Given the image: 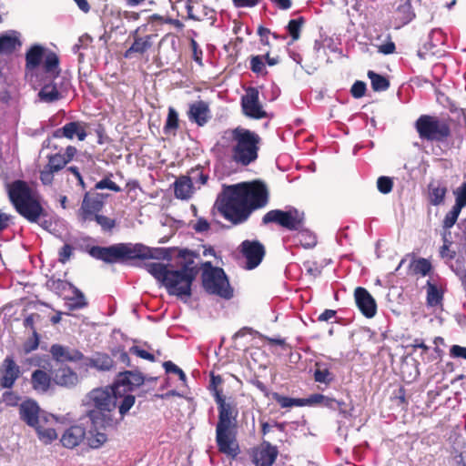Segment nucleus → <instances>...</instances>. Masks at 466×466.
<instances>
[{
  "label": "nucleus",
  "instance_id": "nucleus-15",
  "mask_svg": "<svg viewBox=\"0 0 466 466\" xmlns=\"http://www.w3.org/2000/svg\"><path fill=\"white\" fill-rule=\"evenodd\" d=\"M186 15L181 17L186 20L206 22L213 25L217 20L216 11L203 3V0H186Z\"/></svg>",
  "mask_w": 466,
  "mask_h": 466
},
{
  "label": "nucleus",
  "instance_id": "nucleus-34",
  "mask_svg": "<svg viewBox=\"0 0 466 466\" xmlns=\"http://www.w3.org/2000/svg\"><path fill=\"white\" fill-rule=\"evenodd\" d=\"M118 397V411L116 410V425L124 419L125 415L129 411V410L135 404L136 398L134 395L127 394L125 396L121 395V392L117 394Z\"/></svg>",
  "mask_w": 466,
  "mask_h": 466
},
{
  "label": "nucleus",
  "instance_id": "nucleus-60",
  "mask_svg": "<svg viewBox=\"0 0 466 466\" xmlns=\"http://www.w3.org/2000/svg\"><path fill=\"white\" fill-rule=\"evenodd\" d=\"M366 84L363 81H356L350 89L351 96L355 98H360L365 95Z\"/></svg>",
  "mask_w": 466,
  "mask_h": 466
},
{
  "label": "nucleus",
  "instance_id": "nucleus-21",
  "mask_svg": "<svg viewBox=\"0 0 466 466\" xmlns=\"http://www.w3.org/2000/svg\"><path fill=\"white\" fill-rule=\"evenodd\" d=\"M21 374L20 367L11 356H7L0 366V385L11 389Z\"/></svg>",
  "mask_w": 466,
  "mask_h": 466
},
{
  "label": "nucleus",
  "instance_id": "nucleus-51",
  "mask_svg": "<svg viewBox=\"0 0 466 466\" xmlns=\"http://www.w3.org/2000/svg\"><path fill=\"white\" fill-rule=\"evenodd\" d=\"M378 190L382 194H389L393 188V180L390 177L381 176L377 180Z\"/></svg>",
  "mask_w": 466,
  "mask_h": 466
},
{
  "label": "nucleus",
  "instance_id": "nucleus-4",
  "mask_svg": "<svg viewBox=\"0 0 466 466\" xmlns=\"http://www.w3.org/2000/svg\"><path fill=\"white\" fill-rule=\"evenodd\" d=\"M165 250L151 248L141 243H117L108 247L92 246L87 253L106 264L125 263L134 259L160 258Z\"/></svg>",
  "mask_w": 466,
  "mask_h": 466
},
{
  "label": "nucleus",
  "instance_id": "nucleus-58",
  "mask_svg": "<svg viewBox=\"0 0 466 466\" xmlns=\"http://www.w3.org/2000/svg\"><path fill=\"white\" fill-rule=\"evenodd\" d=\"M190 178H192V182L195 181L199 185H205L208 182V176L204 174L202 168L198 167L196 168H192L190 170Z\"/></svg>",
  "mask_w": 466,
  "mask_h": 466
},
{
  "label": "nucleus",
  "instance_id": "nucleus-44",
  "mask_svg": "<svg viewBox=\"0 0 466 466\" xmlns=\"http://www.w3.org/2000/svg\"><path fill=\"white\" fill-rule=\"evenodd\" d=\"M443 299L442 292L437 288L435 284L428 282L427 289V304L431 307H436L441 304Z\"/></svg>",
  "mask_w": 466,
  "mask_h": 466
},
{
  "label": "nucleus",
  "instance_id": "nucleus-5",
  "mask_svg": "<svg viewBox=\"0 0 466 466\" xmlns=\"http://www.w3.org/2000/svg\"><path fill=\"white\" fill-rule=\"evenodd\" d=\"M118 390L114 387L96 388L86 395V405L92 407L86 416L96 427L114 428L116 426V409L117 408Z\"/></svg>",
  "mask_w": 466,
  "mask_h": 466
},
{
  "label": "nucleus",
  "instance_id": "nucleus-55",
  "mask_svg": "<svg viewBox=\"0 0 466 466\" xmlns=\"http://www.w3.org/2000/svg\"><path fill=\"white\" fill-rule=\"evenodd\" d=\"M163 367L167 373L177 374L181 381H183V382L186 381L187 376H186L185 372L179 367H177L176 364H174L172 361H170V360L165 361L163 363Z\"/></svg>",
  "mask_w": 466,
  "mask_h": 466
},
{
  "label": "nucleus",
  "instance_id": "nucleus-64",
  "mask_svg": "<svg viewBox=\"0 0 466 466\" xmlns=\"http://www.w3.org/2000/svg\"><path fill=\"white\" fill-rule=\"evenodd\" d=\"M450 355L452 358L466 360V347L453 345L450 349Z\"/></svg>",
  "mask_w": 466,
  "mask_h": 466
},
{
  "label": "nucleus",
  "instance_id": "nucleus-53",
  "mask_svg": "<svg viewBox=\"0 0 466 466\" xmlns=\"http://www.w3.org/2000/svg\"><path fill=\"white\" fill-rule=\"evenodd\" d=\"M453 194L455 196V205L461 208L466 207V181L457 187Z\"/></svg>",
  "mask_w": 466,
  "mask_h": 466
},
{
  "label": "nucleus",
  "instance_id": "nucleus-45",
  "mask_svg": "<svg viewBox=\"0 0 466 466\" xmlns=\"http://www.w3.org/2000/svg\"><path fill=\"white\" fill-rule=\"evenodd\" d=\"M179 127L178 114L174 107L168 108L167 117L164 126V133L168 134L176 131Z\"/></svg>",
  "mask_w": 466,
  "mask_h": 466
},
{
  "label": "nucleus",
  "instance_id": "nucleus-46",
  "mask_svg": "<svg viewBox=\"0 0 466 466\" xmlns=\"http://www.w3.org/2000/svg\"><path fill=\"white\" fill-rule=\"evenodd\" d=\"M74 297L70 299L72 303L69 305L70 309H79L87 306V302L83 292L78 289L76 287L73 285V288L70 289Z\"/></svg>",
  "mask_w": 466,
  "mask_h": 466
},
{
  "label": "nucleus",
  "instance_id": "nucleus-50",
  "mask_svg": "<svg viewBox=\"0 0 466 466\" xmlns=\"http://www.w3.org/2000/svg\"><path fill=\"white\" fill-rule=\"evenodd\" d=\"M303 267L306 272L314 278L319 277L321 274L323 268L322 265L311 259L304 261Z\"/></svg>",
  "mask_w": 466,
  "mask_h": 466
},
{
  "label": "nucleus",
  "instance_id": "nucleus-24",
  "mask_svg": "<svg viewBox=\"0 0 466 466\" xmlns=\"http://www.w3.org/2000/svg\"><path fill=\"white\" fill-rule=\"evenodd\" d=\"M86 127V125L83 122H68L64 127L55 130L53 136L56 138L66 137L68 139L76 137L79 141H84L87 136Z\"/></svg>",
  "mask_w": 466,
  "mask_h": 466
},
{
  "label": "nucleus",
  "instance_id": "nucleus-39",
  "mask_svg": "<svg viewBox=\"0 0 466 466\" xmlns=\"http://www.w3.org/2000/svg\"><path fill=\"white\" fill-rule=\"evenodd\" d=\"M89 365L99 370H109L114 366L113 359L106 353H97L89 360Z\"/></svg>",
  "mask_w": 466,
  "mask_h": 466
},
{
  "label": "nucleus",
  "instance_id": "nucleus-57",
  "mask_svg": "<svg viewBox=\"0 0 466 466\" xmlns=\"http://www.w3.org/2000/svg\"><path fill=\"white\" fill-rule=\"evenodd\" d=\"M74 247L70 244H65L58 250V261L62 264H66L73 256Z\"/></svg>",
  "mask_w": 466,
  "mask_h": 466
},
{
  "label": "nucleus",
  "instance_id": "nucleus-61",
  "mask_svg": "<svg viewBox=\"0 0 466 466\" xmlns=\"http://www.w3.org/2000/svg\"><path fill=\"white\" fill-rule=\"evenodd\" d=\"M39 345V337L37 331H34V335L24 344V350L25 353H29L35 350Z\"/></svg>",
  "mask_w": 466,
  "mask_h": 466
},
{
  "label": "nucleus",
  "instance_id": "nucleus-47",
  "mask_svg": "<svg viewBox=\"0 0 466 466\" xmlns=\"http://www.w3.org/2000/svg\"><path fill=\"white\" fill-rule=\"evenodd\" d=\"M272 396L273 399L279 404L281 408H291L293 406L302 407L301 399L283 396L277 392H274Z\"/></svg>",
  "mask_w": 466,
  "mask_h": 466
},
{
  "label": "nucleus",
  "instance_id": "nucleus-16",
  "mask_svg": "<svg viewBox=\"0 0 466 466\" xmlns=\"http://www.w3.org/2000/svg\"><path fill=\"white\" fill-rule=\"evenodd\" d=\"M241 107L243 113L253 119H261L267 116L259 102V93L256 87H248L246 94L241 97Z\"/></svg>",
  "mask_w": 466,
  "mask_h": 466
},
{
  "label": "nucleus",
  "instance_id": "nucleus-54",
  "mask_svg": "<svg viewBox=\"0 0 466 466\" xmlns=\"http://www.w3.org/2000/svg\"><path fill=\"white\" fill-rule=\"evenodd\" d=\"M449 235L446 232H443L442 238L444 244L440 249V255L441 258H448L449 259H453L456 256V252L454 250L450 249V245L451 244V241H450L447 237Z\"/></svg>",
  "mask_w": 466,
  "mask_h": 466
},
{
  "label": "nucleus",
  "instance_id": "nucleus-13",
  "mask_svg": "<svg viewBox=\"0 0 466 466\" xmlns=\"http://www.w3.org/2000/svg\"><path fill=\"white\" fill-rule=\"evenodd\" d=\"M262 223H273L289 231H296L305 226V213L295 208L288 210L272 209L263 216Z\"/></svg>",
  "mask_w": 466,
  "mask_h": 466
},
{
  "label": "nucleus",
  "instance_id": "nucleus-22",
  "mask_svg": "<svg viewBox=\"0 0 466 466\" xmlns=\"http://www.w3.org/2000/svg\"><path fill=\"white\" fill-rule=\"evenodd\" d=\"M145 381V378L142 373L138 371L126 370L120 372L117 376L114 387L120 393V388L123 387V391H132L136 388L141 386Z\"/></svg>",
  "mask_w": 466,
  "mask_h": 466
},
{
  "label": "nucleus",
  "instance_id": "nucleus-7",
  "mask_svg": "<svg viewBox=\"0 0 466 466\" xmlns=\"http://www.w3.org/2000/svg\"><path fill=\"white\" fill-rule=\"evenodd\" d=\"M8 197L16 212L31 223L45 217L40 202L33 196L26 182L15 180L8 186Z\"/></svg>",
  "mask_w": 466,
  "mask_h": 466
},
{
  "label": "nucleus",
  "instance_id": "nucleus-37",
  "mask_svg": "<svg viewBox=\"0 0 466 466\" xmlns=\"http://www.w3.org/2000/svg\"><path fill=\"white\" fill-rule=\"evenodd\" d=\"M306 23V20L303 16H299L296 19H290L286 26L288 34L289 35L291 40L289 43V45L298 41L301 35V30Z\"/></svg>",
  "mask_w": 466,
  "mask_h": 466
},
{
  "label": "nucleus",
  "instance_id": "nucleus-3",
  "mask_svg": "<svg viewBox=\"0 0 466 466\" xmlns=\"http://www.w3.org/2000/svg\"><path fill=\"white\" fill-rule=\"evenodd\" d=\"M147 271L167 289L169 295L178 298H190L192 284L198 274V268L193 259L186 261L178 269H170L168 265L149 263Z\"/></svg>",
  "mask_w": 466,
  "mask_h": 466
},
{
  "label": "nucleus",
  "instance_id": "nucleus-9",
  "mask_svg": "<svg viewBox=\"0 0 466 466\" xmlns=\"http://www.w3.org/2000/svg\"><path fill=\"white\" fill-rule=\"evenodd\" d=\"M107 197V194L86 191L76 211L78 221L81 224L96 221L103 231H111L116 225V219L99 214L105 207Z\"/></svg>",
  "mask_w": 466,
  "mask_h": 466
},
{
  "label": "nucleus",
  "instance_id": "nucleus-42",
  "mask_svg": "<svg viewBox=\"0 0 466 466\" xmlns=\"http://www.w3.org/2000/svg\"><path fill=\"white\" fill-rule=\"evenodd\" d=\"M314 380L316 382L329 384L333 380L334 376L329 370L322 363L317 362L315 364Z\"/></svg>",
  "mask_w": 466,
  "mask_h": 466
},
{
  "label": "nucleus",
  "instance_id": "nucleus-56",
  "mask_svg": "<svg viewBox=\"0 0 466 466\" xmlns=\"http://www.w3.org/2000/svg\"><path fill=\"white\" fill-rule=\"evenodd\" d=\"M190 48L192 51V59L198 63V66H203V51L198 42L193 38L190 40Z\"/></svg>",
  "mask_w": 466,
  "mask_h": 466
},
{
  "label": "nucleus",
  "instance_id": "nucleus-14",
  "mask_svg": "<svg viewBox=\"0 0 466 466\" xmlns=\"http://www.w3.org/2000/svg\"><path fill=\"white\" fill-rule=\"evenodd\" d=\"M133 43L124 53L125 58H131L134 55L144 56L153 46L157 35L148 33V25H142L131 32Z\"/></svg>",
  "mask_w": 466,
  "mask_h": 466
},
{
  "label": "nucleus",
  "instance_id": "nucleus-20",
  "mask_svg": "<svg viewBox=\"0 0 466 466\" xmlns=\"http://www.w3.org/2000/svg\"><path fill=\"white\" fill-rule=\"evenodd\" d=\"M354 298L358 309L366 318L370 319L376 315V300L365 288H356L354 290Z\"/></svg>",
  "mask_w": 466,
  "mask_h": 466
},
{
  "label": "nucleus",
  "instance_id": "nucleus-49",
  "mask_svg": "<svg viewBox=\"0 0 466 466\" xmlns=\"http://www.w3.org/2000/svg\"><path fill=\"white\" fill-rule=\"evenodd\" d=\"M261 433L263 436L269 434L273 428H276L279 431L284 432L286 430V422H278L273 420L272 423L267 421H260Z\"/></svg>",
  "mask_w": 466,
  "mask_h": 466
},
{
  "label": "nucleus",
  "instance_id": "nucleus-1",
  "mask_svg": "<svg viewBox=\"0 0 466 466\" xmlns=\"http://www.w3.org/2000/svg\"><path fill=\"white\" fill-rule=\"evenodd\" d=\"M268 202L266 185L258 180L224 186L216 200L219 214L233 225L245 223Z\"/></svg>",
  "mask_w": 466,
  "mask_h": 466
},
{
  "label": "nucleus",
  "instance_id": "nucleus-27",
  "mask_svg": "<svg viewBox=\"0 0 466 466\" xmlns=\"http://www.w3.org/2000/svg\"><path fill=\"white\" fill-rule=\"evenodd\" d=\"M86 435V428L79 424H75L66 429L61 436L62 445L67 449H73L78 446Z\"/></svg>",
  "mask_w": 466,
  "mask_h": 466
},
{
  "label": "nucleus",
  "instance_id": "nucleus-36",
  "mask_svg": "<svg viewBox=\"0 0 466 466\" xmlns=\"http://www.w3.org/2000/svg\"><path fill=\"white\" fill-rule=\"evenodd\" d=\"M46 287L50 291L61 297L64 295L65 291L73 288V284L60 279H56L55 276H51L47 279Z\"/></svg>",
  "mask_w": 466,
  "mask_h": 466
},
{
  "label": "nucleus",
  "instance_id": "nucleus-8",
  "mask_svg": "<svg viewBox=\"0 0 466 466\" xmlns=\"http://www.w3.org/2000/svg\"><path fill=\"white\" fill-rule=\"evenodd\" d=\"M42 62H44L43 68L46 75H51L53 78L59 76L61 69L58 56L54 51L48 50L41 45L35 44L25 53V66L26 77L29 78L30 82L33 83L38 80V67Z\"/></svg>",
  "mask_w": 466,
  "mask_h": 466
},
{
  "label": "nucleus",
  "instance_id": "nucleus-32",
  "mask_svg": "<svg viewBox=\"0 0 466 466\" xmlns=\"http://www.w3.org/2000/svg\"><path fill=\"white\" fill-rule=\"evenodd\" d=\"M403 4H400L396 8V20L399 21L398 27L410 23L414 17L415 14L412 10L410 0H400Z\"/></svg>",
  "mask_w": 466,
  "mask_h": 466
},
{
  "label": "nucleus",
  "instance_id": "nucleus-30",
  "mask_svg": "<svg viewBox=\"0 0 466 466\" xmlns=\"http://www.w3.org/2000/svg\"><path fill=\"white\" fill-rule=\"evenodd\" d=\"M21 45L20 34L15 30L8 31L0 35V55L12 54Z\"/></svg>",
  "mask_w": 466,
  "mask_h": 466
},
{
  "label": "nucleus",
  "instance_id": "nucleus-41",
  "mask_svg": "<svg viewBox=\"0 0 466 466\" xmlns=\"http://www.w3.org/2000/svg\"><path fill=\"white\" fill-rule=\"evenodd\" d=\"M368 77L371 82V87L375 92L386 91L390 87L389 79L374 71L368 72Z\"/></svg>",
  "mask_w": 466,
  "mask_h": 466
},
{
  "label": "nucleus",
  "instance_id": "nucleus-31",
  "mask_svg": "<svg viewBox=\"0 0 466 466\" xmlns=\"http://www.w3.org/2000/svg\"><path fill=\"white\" fill-rule=\"evenodd\" d=\"M52 380L53 377L47 372L42 370H35L31 375L32 388L37 392L45 393L49 390Z\"/></svg>",
  "mask_w": 466,
  "mask_h": 466
},
{
  "label": "nucleus",
  "instance_id": "nucleus-63",
  "mask_svg": "<svg viewBox=\"0 0 466 466\" xmlns=\"http://www.w3.org/2000/svg\"><path fill=\"white\" fill-rule=\"evenodd\" d=\"M393 400L397 403V405H407V400H406V390L403 387H400L398 390H396L393 393Z\"/></svg>",
  "mask_w": 466,
  "mask_h": 466
},
{
  "label": "nucleus",
  "instance_id": "nucleus-19",
  "mask_svg": "<svg viewBox=\"0 0 466 466\" xmlns=\"http://www.w3.org/2000/svg\"><path fill=\"white\" fill-rule=\"evenodd\" d=\"M48 162L40 171L39 178L44 185H51L54 181V174L62 170L67 164L61 153H56L47 157Z\"/></svg>",
  "mask_w": 466,
  "mask_h": 466
},
{
  "label": "nucleus",
  "instance_id": "nucleus-18",
  "mask_svg": "<svg viewBox=\"0 0 466 466\" xmlns=\"http://www.w3.org/2000/svg\"><path fill=\"white\" fill-rule=\"evenodd\" d=\"M279 451L269 441H264L252 452V461L256 466H272L276 461Z\"/></svg>",
  "mask_w": 466,
  "mask_h": 466
},
{
  "label": "nucleus",
  "instance_id": "nucleus-12",
  "mask_svg": "<svg viewBox=\"0 0 466 466\" xmlns=\"http://www.w3.org/2000/svg\"><path fill=\"white\" fill-rule=\"evenodd\" d=\"M201 279L203 288L208 293L225 299L233 297V289L230 287L225 271L221 268L213 267L210 261L203 264Z\"/></svg>",
  "mask_w": 466,
  "mask_h": 466
},
{
  "label": "nucleus",
  "instance_id": "nucleus-33",
  "mask_svg": "<svg viewBox=\"0 0 466 466\" xmlns=\"http://www.w3.org/2000/svg\"><path fill=\"white\" fill-rule=\"evenodd\" d=\"M193 182L189 177H181L175 182V196L180 199H187L193 193Z\"/></svg>",
  "mask_w": 466,
  "mask_h": 466
},
{
  "label": "nucleus",
  "instance_id": "nucleus-6",
  "mask_svg": "<svg viewBox=\"0 0 466 466\" xmlns=\"http://www.w3.org/2000/svg\"><path fill=\"white\" fill-rule=\"evenodd\" d=\"M233 162L247 167L258 157L261 137L254 131L242 127H237L226 132Z\"/></svg>",
  "mask_w": 466,
  "mask_h": 466
},
{
  "label": "nucleus",
  "instance_id": "nucleus-29",
  "mask_svg": "<svg viewBox=\"0 0 466 466\" xmlns=\"http://www.w3.org/2000/svg\"><path fill=\"white\" fill-rule=\"evenodd\" d=\"M53 380L56 385L69 388L77 384L78 376L71 368L62 366L53 373Z\"/></svg>",
  "mask_w": 466,
  "mask_h": 466
},
{
  "label": "nucleus",
  "instance_id": "nucleus-11",
  "mask_svg": "<svg viewBox=\"0 0 466 466\" xmlns=\"http://www.w3.org/2000/svg\"><path fill=\"white\" fill-rule=\"evenodd\" d=\"M451 121L450 116L441 118L433 115H420L415 121L414 127L421 140L446 142L451 137Z\"/></svg>",
  "mask_w": 466,
  "mask_h": 466
},
{
  "label": "nucleus",
  "instance_id": "nucleus-17",
  "mask_svg": "<svg viewBox=\"0 0 466 466\" xmlns=\"http://www.w3.org/2000/svg\"><path fill=\"white\" fill-rule=\"evenodd\" d=\"M240 252L247 260L246 268L248 269H253L257 268L266 254L264 245L258 240H244L240 244Z\"/></svg>",
  "mask_w": 466,
  "mask_h": 466
},
{
  "label": "nucleus",
  "instance_id": "nucleus-38",
  "mask_svg": "<svg viewBox=\"0 0 466 466\" xmlns=\"http://www.w3.org/2000/svg\"><path fill=\"white\" fill-rule=\"evenodd\" d=\"M297 231L295 238L304 248H312L317 245V237L313 232L304 227Z\"/></svg>",
  "mask_w": 466,
  "mask_h": 466
},
{
  "label": "nucleus",
  "instance_id": "nucleus-43",
  "mask_svg": "<svg viewBox=\"0 0 466 466\" xmlns=\"http://www.w3.org/2000/svg\"><path fill=\"white\" fill-rule=\"evenodd\" d=\"M410 268L415 275L425 277L430 274L432 269L431 263L424 258H415L410 263Z\"/></svg>",
  "mask_w": 466,
  "mask_h": 466
},
{
  "label": "nucleus",
  "instance_id": "nucleus-26",
  "mask_svg": "<svg viewBox=\"0 0 466 466\" xmlns=\"http://www.w3.org/2000/svg\"><path fill=\"white\" fill-rule=\"evenodd\" d=\"M187 116L191 122L198 126H205L211 117L208 104L203 100L189 104Z\"/></svg>",
  "mask_w": 466,
  "mask_h": 466
},
{
  "label": "nucleus",
  "instance_id": "nucleus-48",
  "mask_svg": "<svg viewBox=\"0 0 466 466\" xmlns=\"http://www.w3.org/2000/svg\"><path fill=\"white\" fill-rule=\"evenodd\" d=\"M112 174H108L96 183L95 189H109L114 192H120L121 187L111 180Z\"/></svg>",
  "mask_w": 466,
  "mask_h": 466
},
{
  "label": "nucleus",
  "instance_id": "nucleus-25",
  "mask_svg": "<svg viewBox=\"0 0 466 466\" xmlns=\"http://www.w3.org/2000/svg\"><path fill=\"white\" fill-rule=\"evenodd\" d=\"M55 79L56 78H53L51 75L41 76L39 82L40 84H43V86L38 92L40 101L53 103L62 98V94L59 92L56 84L54 82Z\"/></svg>",
  "mask_w": 466,
  "mask_h": 466
},
{
  "label": "nucleus",
  "instance_id": "nucleus-52",
  "mask_svg": "<svg viewBox=\"0 0 466 466\" xmlns=\"http://www.w3.org/2000/svg\"><path fill=\"white\" fill-rule=\"evenodd\" d=\"M250 69L255 74H267L265 70V64L263 62V56H251L250 57Z\"/></svg>",
  "mask_w": 466,
  "mask_h": 466
},
{
  "label": "nucleus",
  "instance_id": "nucleus-23",
  "mask_svg": "<svg viewBox=\"0 0 466 466\" xmlns=\"http://www.w3.org/2000/svg\"><path fill=\"white\" fill-rule=\"evenodd\" d=\"M448 193L447 183L440 179H432L427 186L426 198L431 206L443 205Z\"/></svg>",
  "mask_w": 466,
  "mask_h": 466
},
{
  "label": "nucleus",
  "instance_id": "nucleus-35",
  "mask_svg": "<svg viewBox=\"0 0 466 466\" xmlns=\"http://www.w3.org/2000/svg\"><path fill=\"white\" fill-rule=\"evenodd\" d=\"M99 428L105 429L104 427L101 426L95 427L92 424V428L88 431V435L86 437L87 444L92 449L100 448L107 441V435L104 431H99Z\"/></svg>",
  "mask_w": 466,
  "mask_h": 466
},
{
  "label": "nucleus",
  "instance_id": "nucleus-2",
  "mask_svg": "<svg viewBox=\"0 0 466 466\" xmlns=\"http://www.w3.org/2000/svg\"><path fill=\"white\" fill-rule=\"evenodd\" d=\"M220 375H210L209 390L218 407V422L216 425V444L218 451L228 458L235 459L240 452L238 441V409L234 398H227L220 385Z\"/></svg>",
  "mask_w": 466,
  "mask_h": 466
},
{
  "label": "nucleus",
  "instance_id": "nucleus-62",
  "mask_svg": "<svg viewBox=\"0 0 466 466\" xmlns=\"http://www.w3.org/2000/svg\"><path fill=\"white\" fill-rule=\"evenodd\" d=\"M322 399H323V394H320V393L311 394L309 398L301 399L302 407L303 406H316V405L321 406Z\"/></svg>",
  "mask_w": 466,
  "mask_h": 466
},
{
  "label": "nucleus",
  "instance_id": "nucleus-40",
  "mask_svg": "<svg viewBox=\"0 0 466 466\" xmlns=\"http://www.w3.org/2000/svg\"><path fill=\"white\" fill-rule=\"evenodd\" d=\"M461 208L457 205H453L451 209L446 213L442 220L443 232H446L451 237L450 229L456 224L458 218L461 212Z\"/></svg>",
  "mask_w": 466,
  "mask_h": 466
},
{
  "label": "nucleus",
  "instance_id": "nucleus-28",
  "mask_svg": "<svg viewBox=\"0 0 466 466\" xmlns=\"http://www.w3.org/2000/svg\"><path fill=\"white\" fill-rule=\"evenodd\" d=\"M49 351L52 358L58 362H76L84 360V354L80 350H70L69 348L60 344H53Z\"/></svg>",
  "mask_w": 466,
  "mask_h": 466
},
{
  "label": "nucleus",
  "instance_id": "nucleus-59",
  "mask_svg": "<svg viewBox=\"0 0 466 466\" xmlns=\"http://www.w3.org/2000/svg\"><path fill=\"white\" fill-rule=\"evenodd\" d=\"M129 351H130V353L135 354L136 356H137V357H139L141 359L147 360H148L150 362H155L156 361V358H155V356L152 353H150V352L141 349L138 346H136V345L132 346L129 349Z\"/></svg>",
  "mask_w": 466,
  "mask_h": 466
},
{
  "label": "nucleus",
  "instance_id": "nucleus-10",
  "mask_svg": "<svg viewBox=\"0 0 466 466\" xmlns=\"http://www.w3.org/2000/svg\"><path fill=\"white\" fill-rule=\"evenodd\" d=\"M19 415L23 421L35 429L39 439L46 443L51 442L57 438L56 430L46 426L49 422L54 421V416L41 413L36 401L33 400L23 401L19 406Z\"/></svg>",
  "mask_w": 466,
  "mask_h": 466
}]
</instances>
